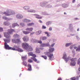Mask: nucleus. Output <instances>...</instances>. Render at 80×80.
<instances>
[{
	"label": "nucleus",
	"mask_w": 80,
	"mask_h": 80,
	"mask_svg": "<svg viewBox=\"0 0 80 80\" xmlns=\"http://www.w3.org/2000/svg\"><path fill=\"white\" fill-rule=\"evenodd\" d=\"M15 32V30L11 29L8 30L7 32H4V37H6L7 39H3V40L4 41V43H9L10 42V34H13V32Z\"/></svg>",
	"instance_id": "nucleus-1"
},
{
	"label": "nucleus",
	"mask_w": 80,
	"mask_h": 80,
	"mask_svg": "<svg viewBox=\"0 0 80 80\" xmlns=\"http://www.w3.org/2000/svg\"><path fill=\"white\" fill-rule=\"evenodd\" d=\"M62 58L65 60L66 62H67L68 60H70L71 62L70 63V65L71 66H75V65H76V62H75V61L77 60V59L74 58L71 59V58H70V57L67 58V54L65 52H64L63 54Z\"/></svg>",
	"instance_id": "nucleus-2"
},
{
	"label": "nucleus",
	"mask_w": 80,
	"mask_h": 80,
	"mask_svg": "<svg viewBox=\"0 0 80 80\" xmlns=\"http://www.w3.org/2000/svg\"><path fill=\"white\" fill-rule=\"evenodd\" d=\"M55 50V49L53 48L49 47L48 51L49 52H44V54L46 55H47L49 57V60H54V58L52 57H53V51Z\"/></svg>",
	"instance_id": "nucleus-3"
},
{
	"label": "nucleus",
	"mask_w": 80,
	"mask_h": 80,
	"mask_svg": "<svg viewBox=\"0 0 80 80\" xmlns=\"http://www.w3.org/2000/svg\"><path fill=\"white\" fill-rule=\"evenodd\" d=\"M22 47L24 50H27L28 51H32L33 49L31 46H28V44L27 43H22Z\"/></svg>",
	"instance_id": "nucleus-4"
},
{
	"label": "nucleus",
	"mask_w": 80,
	"mask_h": 80,
	"mask_svg": "<svg viewBox=\"0 0 80 80\" xmlns=\"http://www.w3.org/2000/svg\"><path fill=\"white\" fill-rule=\"evenodd\" d=\"M4 14H5V15L6 16H10L12 15H15V13L14 11L11 10V9H8L7 10L6 12H4L3 13Z\"/></svg>",
	"instance_id": "nucleus-5"
},
{
	"label": "nucleus",
	"mask_w": 80,
	"mask_h": 80,
	"mask_svg": "<svg viewBox=\"0 0 80 80\" xmlns=\"http://www.w3.org/2000/svg\"><path fill=\"white\" fill-rule=\"evenodd\" d=\"M48 3V2L47 1H44L40 3V6L42 7H45L46 6Z\"/></svg>",
	"instance_id": "nucleus-6"
},
{
	"label": "nucleus",
	"mask_w": 80,
	"mask_h": 80,
	"mask_svg": "<svg viewBox=\"0 0 80 80\" xmlns=\"http://www.w3.org/2000/svg\"><path fill=\"white\" fill-rule=\"evenodd\" d=\"M4 48L6 50H13V49H14L13 48L9 47V45L7 44V43H4Z\"/></svg>",
	"instance_id": "nucleus-7"
},
{
	"label": "nucleus",
	"mask_w": 80,
	"mask_h": 80,
	"mask_svg": "<svg viewBox=\"0 0 80 80\" xmlns=\"http://www.w3.org/2000/svg\"><path fill=\"white\" fill-rule=\"evenodd\" d=\"M16 18L18 19H22L23 18V16L21 14H18L16 15Z\"/></svg>",
	"instance_id": "nucleus-8"
},
{
	"label": "nucleus",
	"mask_w": 80,
	"mask_h": 80,
	"mask_svg": "<svg viewBox=\"0 0 80 80\" xmlns=\"http://www.w3.org/2000/svg\"><path fill=\"white\" fill-rule=\"evenodd\" d=\"M23 39L24 42H28V37L27 36H25L23 38Z\"/></svg>",
	"instance_id": "nucleus-9"
},
{
	"label": "nucleus",
	"mask_w": 80,
	"mask_h": 80,
	"mask_svg": "<svg viewBox=\"0 0 80 80\" xmlns=\"http://www.w3.org/2000/svg\"><path fill=\"white\" fill-rule=\"evenodd\" d=\"M13 50H15L16 51H18L19 52H23V50H22V49L19 48L18 49H15L14 48Z\"/></svg>",
	"instance_id": "nucleus-10"
},
{
	"label": "nucleus",
	"mask_w": 80,
	"mask_h": 80,
	"mask_svg": "<svg viewBox=\"0 0 80 80\" xmlns=\"http://www.w3.org/2000/svg\"><path fill=\"white\" fill-rule=\"evenodd\" d=\"M33 30V28H28L26 29V31H30V32H32Z\"/></svg>",
	"instance_id": "nucleus-11"
},
{
	"label": "nucleus",
	"mask_w": 80,
	"mask_h": 80,
	"mask_svg": "<svg viewBox=\"0 0 80 80\" xmlns=\"http://www.w3.org/2000/svg\"><path fill=\"white\" fill-rule=\"evenodd\" d=\"M28 56H32V57H37V56L33 54V52H30L28 53Z\"/></svg>",
	"instance_id": "nucleus-12"
},
{
	"label": "nucleus",
	"mask_w": 80,
	"mask_h": 80,
	"mask_svg": "<svg viewBox=\"0 0 80 80\" xmlns=\"http://www.w3.org/2000/svg\"><path fill=\"white\" fill-rule=\"evenodd\" d=\"M72 45V42L66 43L65 44V47H68L70 46V45Z\"/></svg>",
	"instance_id": "nucleus-13"
},
{
	"label": "nucleus",
	"mask_w": 80,
	"mask_h": 80,
	"mask_svg": "<svg viewBox=\"0 0 80 80\" xmlns=\"http://www.w3.org/2000/svg\"><path fill=\"white\" fill-rule=\"evenodd\" d=\"M62 6L63 8H67L68 7V5L67 4L63 3L62 4Z\"/></svg>",
	"instance_id": "nucleus-14"
},
{
	"label": "nucleus",
	"mask_w": 80,
	"mask_h": 80,
	"mask_svg": "<svg viewBox=\"0 0 80 80\" xmlns=\"http://www.w3.org/2000/svg\"><path fill=\"white\" fill-rule=\"evenodd\" d=\"M79 79V77H77L76 78L75 77H72L71 78V80H78Z\"/></svg>",
	"instance_id": "nucleus-15"
},
{
	"label": "nucleus",
	"mask_w": 80,
	"mask_h": 80,
	"mask_svg": "<svg viewBox=\"0 0 80 80\" xmlns=\"http://www.w3.org/2000/svg\"><path fill=\"white\" fill-rule=\"evenodd\" d=\"M2 18H3L4 20H7V21L8 20H11L10 18H8L6 17L5 16L3 17Z\"/></svg>",
	"instance_id": "nucleus-16"
},
{
	"label": "nucleus",
	"mask_w": 80,
	"mask_h": 80,
	"mask_svg": "<svg viewBox=\"0 0 80 80\" xmlns=\"http://www.w3.org/2000/svg\"><path fill=\"white\" fill-rule=\"evenodd\" d=\"M22 60H26L27 58V55H25L24 56H22Z\"/></svg>",
	"instance_id": "nucleus-17"
},
{
	"label": "nucleus",
	"mask_w": 80,
	"mask_h": 80,
	"mask_svg": "<svg viewBox=\"0 0 80 80\" xmlns=\"http://www.w3.org/2000/svg\"><path fill=\"white\" fill-rule=\"evenodd\" d=\"M33 15H35L36 16L35 18H38V19H42V17H40V16L37 14H33Z\"/></svg>",
	"instance_id": "nucleus-18"
},
{
	"label": "nucleus",
	"mask_w": 80,
	"mask_h": 80,
	"mask_svg": "<svg viewBox=\"0 0 80 80\" xmlns=\"http://www.w3.org/2000/svg\"><path fill=\"white\" fill-rule=\"evenodd\" d=\"M16 26L17 27H19V25L17 23H14L12 24V27L13 28H14Z\"/></svg>",
	"instance_id": "nucleus-19"
},
{
	"label": "nucleus",
	"mask_w": 80,
	"mask_h": 80,
	"mask_svg": "<svg viewBox=\"0 0 80 80\" xmlns=\"http://www.w3.org/2000/svg\"><path fill=\"white\" fill-rule=\"evenodd\" d=\"M28 71H32V66L30 64H28Z\"/></svg>",
	"instance_id": "nucleus-20"
},
{
	"label": "nucleus",
	"mask_w": 80,
	"mask_h": 80,
	"mask_svg": "<svg viewBox=\"0 0 80 80\" xmlns=\"http://www.w3.org/2000/svg\"><path fill=\"white\" fill-rule=\"evenodd\" d=\"M27 12H31L32 13H35V12H36L35 10H33V9L28 10Z\"/></svg>",
	"instance_id": "nucleus-21"
},
{
	"label": "nucleus",
	"mask_w": 80,
	"mask_h": 80,
	"mask_svg": "<svg viewBox=\"0 0 80 80\" xmlns=\"http://www.w3.org/2000/svg\"><path fill=\"white\" fill-rule=\"evenodd\" d=\"M69 28L70 30H72V29H73V25H72V24H69Z\"/></svg>",
	"instance_id": "nucleus-22"
},
{
	"label": "nucleus",
	"mask_w": 80,
	"mask_h": 80,
	"mask_svg": "<svg viewBox=\"0 0 80 80\" xmlns=\"http://www.w3.org/2000/svg\"><path fill=\"white\" fill-rule=\"evenodd\" d=\"M23 22H31L30 20L27 19H24L22 20Z\"/></svg>",
	"instance_id": "nucleus-23"
},
{
	"label": "nucleus",
	"mask_w": 80,
	"mask_h": 80,
	"mask_svg": "<svg viewBox=\"0 0 80 80\" xmlns=\"http://www.w3.org/2000/svg\"><path fill=\"white\" fill-rule=\"evenodd\" d=\"M23 8L24 9V10H28L30 9V7H29V6H26L24 7Z\"/></svg>",
	"instance_id": "nucleus-24"
},
{
	"label": "nucleus",
	"mask_w": 80,
	"mask_h": 80,
	"mask_svg": "<svg viewBox=\"0 0 80 80\" xmlns=\"http://www.w3.org/2000/svg\"><path fill=\"white\" fill-rule=\"evenodd\" d=\"M38 40H36L34 39H31V42H32L33 43H37Z\"/></svg>",
	"instance_id": "nucleus-25"
},
{
	"label": "nucleus",
	"mask_w": 80,
	"mask_h": 80,
	"mask_svg": "<svg viewBox=\"0 0 80 80\" xmlns=\"http://www.w3.org/2000/svg\"><path fill=\"white\" fill-rule=\"evenodd\" d=\"M22 65L25 66V67H27V62L26 61H24L22 63Z\"/></svg>",
	"instance_id": "nucleus-26"
},
{
	"label": "nucleus",
	"mask_w": 80,
	"mask_h": 80,
	"mask_svg": "<svg viewBox=\"0 0 80 80\" xmlns=\"http://www.w3.org/2000/svg\"><path fill=\"white\" fill-rule=\"evenodd\" d=\"M10 24V22L8 21L5 22H4V25H9Z\"/></svg>",
	"instance_id": "nucleus-27"
},
{
	"label": "nucleus",
	"mask_w": 80,
	"mask_h": 80,
	"mask_svg": "<svg viewBox=\"0 0 80 80\" xmlns=\"http://www.w3.org/2000/svg\"><path fill=\"white\" fill-rule=\"evenodd\" d=\"M34 24L33 23H31L28 24V26L29 27H30L31 26H33L34 25Z\"/></svg>",
	"instance_id": "nucleus-28"
},
{
	"label": "nucleus",
	"mask_w": 80,
	"mask_h": 80,
	"mask_svg": "<svg viewBox=\"0 0 80 80\" xmlns=\"http://www.w3.org/2000/svg\"><path fill=\"white\" fill-rule=\"evenodd\" d=\"M35 57H31V59H32V60H34V62H37V59H36V58H35Z\"/></svg>",
	"instance_id": "nucleus-29"
},
{
	"label": "nucleus",
	"mask_w": 80,
	"mask_h": 80,
	"mask_svg": "<svg viewBox=\"0 0 80 80\" xmlns=\"http://www.w3.org/2000/svg\"><path fill=\"white\" fill-rule=\"evenodd\" d=\"M13 37L14 38H19L20 36L17 34H15L14 35Z\"/></svg>",
	"instance_id": "nucleus-30"
},
{
	"label": "nucleus",
	"mask_w": 80,
	"mask_h": 80,
	"mask_svg": "<svg viewBox=\"0 0 80 80\" xmlns=\"http://www.w3.org/2000/svg\"><path fill=\"white\" fill-rule=\"evenodd\" d=\"M52 7V6L50 4L46 5V8H51Z\"/></svg>",
	"instance_id": "nucleus-31"
},
{
	"label": "nucleus",
	"mask_w": 80,
	"mask_h": 80,
	"mask_svg": "<svg viewBox=\"0 0 80 80\" xmlns=\"http://www.w3.org/2000/svg\"><path fill=\"white\" fill-rule=\"evenodd\" d=\"M23 33H24V34H25V35H27V34L30 33V32L27 31H23Z\"/></svg>",
	"instance_id": "nucleus-32"
},
{
	"label": "nucleus",
	"mask_w": 80,
	"mask_h": 80,
	"mask_svg": "<svg viewBox=\"0 0 80 80\" xmlns=\"http://www.w3.org/2000/svg\"><path fill=\"white\" fill-rule=\"evenodd\" d=\"M41 33H42V31H41V30H39L38 32H36V34L37 35H40V34H41Z\"/></svg>",
	"instance_id": "nucleus-33"
},
{
	"label": "nucleus",
	"mask_w": 80,
	"mask_h": 80,
	"mask_svg": "<svg viewBox=\"0 0 80 80\" xmlns=\"http://www.w3.org/2000/svg\"><path fill=\"white\" fill-rule=\"evenodd\" d=\"M52 21H48L46 22V25H50L52 24Z\"/></svg>",
	"instance_id": "nucleus-34"
},
{
	"label": "nucleus",
	"mask_w": 80,
	"mask_h": 80,
	"mask_svg": "<svg viewBox=\"0 0 80 80\" xmlns=\"http://www.w3.org/2000/svg\"><path fill=\"white\" fill-rule=\"evenodd\" d=\"M77 52H80V45L76 49Z\"/></svg>",
	"instance_id": "nucleus-35"
},
{
	"label": "nucleus",
	"mask_w": 80,
	"mask_h": 80,
	"mask_svg": "<svg viewBox=\"0 0 80 80\" xmlns=\"http://www.w3.org/2000/svg\"><path fill=\"white\" fill-rule=\"evenodd\" d=\"M47 37H42V40L44 41V40H47Z\"/></svg>",
	"instance_id": "nucleus-36"
},
{
	"label": "nucleus",
	"mask_w": 80,
	"mask_h": 80,
	"mask_svg": "<svg viewBox=\"0 0 80 80\" xmlns=\"http://www.w3.org/2000/svg\"><path fill=\"white\" fill-rule=\"evenodd\" d=\"M15 48V49H17V50H18V49L19 48V47H18V46H17L16 45H14V48Z\"/></svg>",
	"instance_id": "nucleus-37"
},
{
	"label": "nucleus",
	"mask_w": 80,
	"mask_h": 80,
	"mask_svg": "<svg viewBox=\"0 0 80 80\" xmlns=\"http://www.w3.org/2000/svg\"><path fill=\"white\" fill-rule=\"evenodd\" d=\"M36 53H40V50H39V49L38 48H37L36 49Z\"/></svg>",
	"instance_id": "nucleus-38"
},
{
	"label": "nucleus",
	"mask_w": 80,
	"mask_h": 80,
	"mask_svg": "<svg viewBox=\"0 0 80 80\" xmlns=\"http://www.w3.org/2000/svg\"><path fill=\"white\" fill-rule=\"evenodd\" d=\"M20 25L21 26V27H25V23L22 22H21L20 23Z\"/></svg>",
	"instance_id": "nucleus-39"
},
{
	"label": "nucleus",
	"mask_w": 80,
	"mask_h": 80,
	"mask_svg": "<svg viewBox=\"0 0 80 80\" xmlns=\"http://www.w3.org/2000/svg\"><path fill=\"white\" fill-rule=\"evenodd\" d=\"M45 34H46L47 35V37H49L50 35H49V33L48 32H44Z\"/></svg>",
	"instance_id": "nucleus-40"
},
{
	"label": "nucleus",
	"mask_w": 80,
	"mask_h": 80,
	"mask_svg": "<svg viewBox=\"0 0 80 80\" xmlns=\"http://www.w3.org/2000/svg\"><path fill=\"white\" fill-rule=\"evenodd\" d=\"M45 44L46 45V47H50V45L49 44V43H48V42L47 43H45Z\"/></svg>",
	"instance_id": "nucleus-41"
},
{
	"label": "nucleus",
	"mask_w": 80,
	"mask_h": 80,
	"mask_svg": "<svg viewBox=\"0 0 80 80\" xmlns=\"http://www.w3.org/2000/svg\"><path fill=\"white\" fill-rule=\"evenodd\" d=\"M41 57L42 58H44V59H45V60H47V56H42Z\"/></svg>",
	"instance_id": "nucleus-42"
},
{
	"label": "nucleus",
	"mask_w": 80,
	"mask_h": 80,
	"mask_svg": "<svg viewBox=\"0 0 80 80\" xmlns=\"http://www.w3.org/2000/svg\"><path fill=\"white\" fill-rule=\"evenodd\" d=\"M42 14L43 15H48V14L47 13L45 12H42Z\"/></svg>",
	"instance_id": "nucleus-43"
},
{
	"label": "nucleus",
	"mask_w": 80,
	"mask_h": 80,
	"mask_svg": "<svg viewBox=\"0 0 80 80\" xmlns=\"http://www.w3.org/2000/svg\"><path fill=\"white\" fill-rule=\"evenodd\" d=\"M20 41V39H17L16 40V43H19Z\"/></svg>",
	"instance_id": "nucleus-44"
},
{
	"label": "nucleus",
	"mask_w": 80,
	"mask_h": 80,
	"mask_svg": "<svg viewBox=\"0 0 80 80\" xmlns=\"http://www.w3.org/2000/svg\"><path fill=\"white\" fill-rule=\"evenodd\" d=\"M78 65H79V66H80V58L79 59L78 61L77 62Z\"/></svg>",
	"instance_id": "nucleus-45"
},
{
	"label": "nucleus",
	"mask_w": 80,
	"mask_h": 80,
	"mask_svg": "<svg viewBox=\"0 0 80 80\" xmlns=\"http://www.w3.org/2000/svg\"><path fill=\"white\" fill-rule=\"evenodd\" d=\"M41 46L42 47H46L45 43H42L41 44Z\"/></svg>",
	"instance_id": "nucleus-46"
},
{
	"label": "nucleus",
	"mask_w": 80,
	"mask_h": 80,
	"mask_svg": "<svg viewBox=\"0 0 80 80\" xmlns=\"http://www.w3.org/2000/svg\"><path fill=\"white\" fill-rule=\"evenodd\" d=\"M61 5L60 4H58L57 5H55V6H54V7H60V6H61Z\"/></svg>",
	"instance_id": "nucleus-47"
},
{
	"label": "nucleus",
	"mask_w": 80,
	"mask_h": 80,
	"mask_svg": "<svg viewBox=\"0 0 80 80\" xmlns=\"http://www.w3.org/2000/svg\"><path fill=\"white\" fill-rule=\"evenodd\" d=\"M37 43H42V41L40 40V41H38V40Z\"/></svg>",
	"instance_id": "nucleus-48"
},
{
	"label": "nucleus",
	"mask_w": 80,
	"mask_h": 80,
	"mask_svg": "<svg viewBox=\"0 0 80 80\" xmlns=\"http://www.w3.org/2000/svg\"><path fill=\"white\" fill-rule=\"evenodd\" d=\"M3 31V28L0 27V32H2Z\"/></svg>",
	"instance_id": "nucleus-49"
},
{
	"label": "nucleus",
	"mask_w": 80,
	"mask_h": 80,
	"mask_svg": "<svg viewBox=\"0 0 80 80\" xmlns=\"http://www.w3.org/2000/svg\"><path fill=\"white\" fill-rule=\"evenodd\" d=\"M28 62H29V63H32V62H33V61L31 59H29L28 60Z\"/></svg>",
	"instance_id": "nucleus-50"
},
{
	"label": "nucleus",
	"mask_w": 80,
	"mask_h": 80,
	"mask_svg": "<svg viewBox=\"0 0 80 80\" xmlns=\"http://www.w3.org/2000/svg\"><path fill=\"white\" fill-rule=\"evenodd\" d=\"M12 42L13 43H16V40L15 39H12Z\"/></svg>",
	"instance_id": "nucleus-51"
},
{
	"label": "nucleus",
	"mask_w": 80,
	"mask_h": 80,
	"mask_svg": "<svg viewBox=\"0 0 80 80\" xmlns=\"http://www.w3.org/2000/svg\"><path fill=\"white\" fill-rule=\"evenodd\" d=\"M76 38H77V40H80V38H79V37H78V36H76Z\"/></svg>",
	"instance_id": "nucleus-52"
},
{
	"label": "nucleus",
	"mask_w": 80,
	"mask_h": 80,
	"mask_svg": "<svg viewBox=\"0 0 80 80\" xmlns=\"http://www.w3.org/2000/svg\"><path fill=\"white\" fill-rule=\"evenodd\" d=\"M73 48V46L72 45L70 47V50H72Z\"/></svg>",
	"instance_id": "nucleus-53"
},
{
	"label": "nucleus",
	"mask_w": 80,
	"mask_h": 80,
	"mask_svg": "<svg viewBox=\"0 0 80 80\" xmlns=\"http://www.w3.org/2000/svg\"><path fill=\"white\" fill-rule=\"evenodd\" d=\"M42 29H45L46 28H47V27L44 26H42Z\"/></svg>",
	"instance_id": "nucleus-54"
},
{
	"label": "nucleus",
	"mask_w": 80,
	"mask_h": 80,
	"mask_svg": "<svg viewBox=\"0 0 80 80\" xmlns=\"http://www.w3.org/2000/svg\"><path fill=\"white\" fill-rule=\"evenodd\" d=\"M80 68H78V73H80Z\"/></svg>",
	"instance_id": "nucleus-55"
},
{
	"label": "nucleus",
	"mask_w": 80,
	"mask_h": 80,
	"mask_svg": "<svg viewBox=\"0 0 80 80\" xmlns=\"http://www.w3.org/2000/svg\"><path fill=\"white\" fill-rule=\"evenodd\" d=\"M49 31H52V27H50L49 29Z\"/></svg>",
	"instance_id": "nucleus-56"
},
{
	"label": "nucleus",
	"mask_w": 80,
	"mask_h": 80,
	"mask_svg": "<svg viewBox=\"0 0 80 80\" xmlns=\"http://www.w3.org/2000/svg\"><path fill=\"white\" fill-rule=\"evenodd\" d=\"M54 45H55V43H53L51 45V47H53Z\"/></svg>",
	"instance_id": "nucleus-57"
},
{
	"label": "nucleus",
	"mask_w": 80,
	"mask_h": 80,
	"mask_svg": "<svg viewBox=\"0 0 80 80\" xmlns=\"http://www.w3.org/2000/svg\"><path fill=\"white\" fill-rule=\"evenodd\" d=\"M39 22H40L41 23H42L43 22H42V21H41V20H39L38 21Z\"/></svg>",
	"instance_id": "nucleus-58"
},
{
	"label": "nucleus",
	"mask_w": 80,
	"mask_h": 80,
	"mask_svg": "<svg viewBox=\"0 0 80 80\" xmlns=\"http://www.w3.org/2000/svg\"><path fill=\"white\" fill-rule=\"evenodd\" d=\"M34 33H35V32H31V33H30V35H33V34H34Z\"/></svg>",
	"instance_id": "nucleus-59"
},
{
	"label": "nucleus",
	"mask_w": 80,
	"mask_h": 80,
	"mask_svg": "<svg viewBox=\"0 0 80 80\" xmlns=\"http://www.w3.org/2000/svg\"><path fill=\"white\" fill-rule=\"evenodd\" d=\"M70 36H74V35H75V34H70Z\"/></svg>",
	"instance_id": "nucleus-60"
},
{
	"label": "nucleus",
	"mask_w": 80,
	"mask_h": 80,
	"mask_svg": "<svg viewBox=\"0 0 80 80\" xmlns=\"http://www.w3.org/2000/svg\"><path fill=\"white\" fill-rule=\"evenodd\" d=\"M52 40L54 42H56V40L55 38L53 39Z\"/></svg>",
	"instance_id": "nucleus-61"
},
{
	"label": "nucleus",
	"mask_w": 80,
	"mask_h": 80,
	"mask_svg": "<svg viewBox=\"0 0 80 80\" xmlns=\"http://www.w3.org/2000/svg\"><path fill=\"white\" fill-rule=\"evenodd\" d=\"M58 80H62V78H58Z\"/></svg>",
	"instance_id": "nucleus-62"
},
{
	"label": "nucleus",
	"mask_w": 80,
	"mask_h": 80,
	"mask_svg": "<svg viewBox=\"0 0 80 80\" xmlns=\"http://www.w3.org/2000/svg\"><path fill=\"white\" fill-rule=\"evenodd\" d=\"M75 0H72V3H75Z\"/></svg>",
	"instance_id": "nucleus-63"
},
{
	"label": "nucleus",
	"mask_w": 80,
	"mask_h": 80,
	"mask_svg": "<svg viewBox=\"0 0 80 80\" xmlns=\"http://www.w3.org/2000/svg\"><path fill=\"white\" fill-rule=\"evenodd\" d=\"M78 18H74V20H78Z\"/></svg>",
	"instance_id": "nucleus-64"
}]
</instances>
